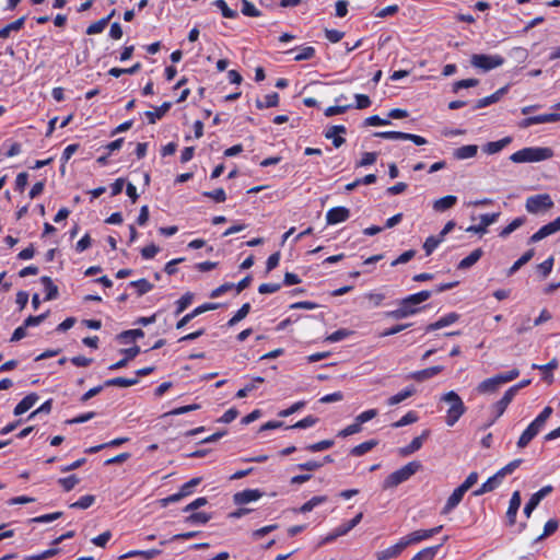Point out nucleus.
<instances>
[{
  "instance_id": "f257e3e1",
  "label": "nucleus",
  "mask_w": 560,
  "mask_h": 560,
  "mask_svg": "<svg viewBox=\"0 0 560 560\" xmlns=\"http://www.w3.org/2000/svg\"><path fill=\"white\" fill-rule=\"evenodd\" d=\"M431 295L432 292L428 290L410 294L399 301L398 307L396 310L387 312L386 315L394 319H404L416 315L421 311L420 304L429 300Z\"/></svg>"
},
{
  "instance_id": "f03ea898",
  "label": "nucleus",
  "mask_w": 560,
  "mask_h": 560,
  "mask_svg": "<svg viewBox=\"0 0 560 560\" xmlns=\"http://www.w3.org/2000/svg\"><path fill=\"white\" fill-rule=\"evenodd\" d=\"M553 156V151L547 147H527L510 155L513 163H537L549 160Z\"/></svg>"
},
{
  "instance_id": "7ed1b4c3",
  "label": "nucleus",
  "mask_w": 560,
  "mask_h": 560,
  "mask_svg": "<svg viewBox=\"0 0 560 560\" xmlns=\"http://www.w3.org/2000/svg\"><path fill=\"white\" fill-rule=\"evenodd\" d=\"M440 401H443L448 405L445 416V423L448 427H453L466 412V406L463 399L454 390H450L443 394L440 398Z\"/></svg>"
},
{
  "instance_id": "20e7f679",
  "label": "nucleus",
  "mask_w": 560,
  "mask_h": 560,
  "mask_svg": "<svg viewBox=\"0 0 560 560\" xmlns=\"http://www.w3.org/2000/svg\"><path fill=\"white\" fill-rule=\"evenodd\" d=\"M552 415V408L547 406L542 411L528 424V427L521 434L517 446L520 448L526 447L530 441L545 428L547 420Z\"/></svg>"
},
{
  "instance_id": "39448f33",
  "label": "nucleus",
  "mask_w": 560,
  "mask_h": 560,
  "mask_svg": "<svg viewBox=\"0 0 560 560\" xmlns=\"http://www.w3.org/2000/svg\"><path fill=\"white\" fill-rule=\"evenodd\" d=\"M420 468L421 464L419 462H410L406 464L386 477L383 482V489H392L399 486L420 470Z\"/></svg>"
},
{
  "instance_id": "423d86ee",
  "label": "nucleus",
  "mask_w": 560,
  "mask_h": 560,
  "mask_svg": "<svg viewBox=\"0 0 560 560\" xmlns=\"http://www.w3.org/2000/svg\"><path fill=\"white\" fill-rule=\"evenodd\" d=\"M470 63L472 67L487 72L502 66L504 58L500 55L475 54L471 56Z\"/></svg>"
},
{
  "instance_id": "0eeeda50",
  "label": "nucleus",
  "mask_w": 560,
  "mask_h": 560,
  "mask_svg": "<svg viewBox=\"0 0 560 560\" xmlns=\"http://www.w3.org/2000/svg\"><path fill=\"white\" fill-rule=\"evenodd\" d=\"M553 206V202L549 195L541 194V195H535L530 196L526 200V210L529 213H537L541 210L549 209Z\"/></svg>"
},
{
  "instance_id": "6e6552de",
  "label": "nucleus",
  "mask_w": 560,
  "mask_h": 560,
  "mask_svg": "<svg viewBox=\"0 0 560 560\" xmlns=\"http://www.w3.org/2000/svg\"><path fill=\"white\" fill-rule=\"evenodd\" d=\"M443 529L442 525H439L436 527L430 528V529H419L415 530L406 536L402 537L405 544L408 546L418 544L422 540H427L431 538L432 536L439 534Z\"/></svg>"
},
{
  "instance_id": "1a4fd4ad",
  "label": "nucleus",
  "mask_w": 560,
  "mask_h": 560,
  "mask_svg": "<svg viewBox=\"0 0 560 560\" xmlns=\"http://www.w3.org/2000/svg\"><path fill=\"white\" fill-rule=\"evenodd\" d=\"M500 217V212H493V213H485L479 217V223L476 225H470L466 229V232L468 233H476L483 235L487 233L488 226L495 223Z\"/></svg>"
},
{
  "instance_id": "9d476101",
  "label": "nucleus",
  "mask_w": 560,
  "mask_h": 560,
  "mask_svg": "<svg viewBox=\"0 0 560 560\" xmlns=\"http://www.w3.org/2000/svg\"><path fill=\"white\" fill-rule=\"evenodd\" d=\"M559 231H560V215L556 220L542 225L536 233H534L530 236L529 242H532V243L539 242V241L544 240L545 237L552 235Z\"/></svg>"
},
{
  "instance_id": "9b49d317",
  "label": "nucleus",
  "mask_w": 560,
  "mask_h": 560,
  "mask_svg": "<svg viewBox=\"0 0 560 560\" xmlns=\"http://www.w3.org/2000/svg\"><path fill=\"white\" fill-rule=\"evenodd\" d=\"M407 548L402 537L393 546L380 550L375 553L377 560H390L399 557L401 552Z\"/></svg>"
},
{
  "instance_id": "f8f14e48",
  "label": "nucleus",
  "mask_w": 560,
  "mask_h": 560,
  "mask_svg": "<svg viewBox=\"0 0 560 560\" xmlns=\"http://www.w3.org/2000/svg\"><path fill=\"white\" fill-rule=\"evenodd\" d=\"M552 486L548 485L542 487L540 490L535 492L524 508V514L526 517H530L533 511L537 508L540 501L552 491Z\"/></svg>"
},
{
  "instance_id": "ddd939ff",
  "label": "nucleus",
  "mask_w": 560,
  "mask_h": 560,
  "mask_svg": "<svg viewBox=\"0 0 560 560\" xmlns=\"http://www.w3.org/2000/svg\"><path fill=\"white\" fill-rule=\"evenodd\" d=\"M350 218V210L346 207H335L326 212V222L328 225L342 223Z\"/></svg>"
},
{
  "instance_id": "4468645a",
  "label": "nucleus",
  "mask_w": 560,
  "mask_h": 560,
  "mask_svg": "<svg viewBox=\"0 0 560 560\" xmlns=\"http://www.w3.org/2000/svg\"><path fill=\"white\" fill-rule=\"evenodd\" d=\"M218 307V304L215 303H205L198 307H196L190 313L186 314L182 319H179L176 324L177 329H183L192 318L198 317V315L207 312L212 311Z\"/></svg>"
},
{
  "instance_id": "2eb2a0df",
  "label": "nucleus",
  "mask_w": 560,
  "mask_h": 560,
  "mask_svg": "<svg viewBox=\"0 0 560 560\" xmlns=\"http://www.w3.org/2000/svg\"><path fill=\"white\" fill-rule=\"evenodd\" d=\"M262 497L258 489H246L234 494V502L238 505L255 502Z\"/></svg>"
},
{
  "instance_id": "dca6fc26",
  "label": "nucleus",
  "mask_w": 560,
  "mask_h": 560,
  "mask_svg": "<svg viewBox=\"0 0 560 560\" xmlns=\"http://www.w3.org/2000/svg\"><path fill=\"white\" fill-rule=\"evenodd\" d=\"M429 435H430V431L424 430L421 435L415 438L408 445L401 447L399 450V454L401 456H408V455H411L415 452L419 451L422 447L423 442L428 439Z\"/></svg>"
},
{
  "instance_id": "f3484780",
  "label": "nucleus",
  "mask_w": 560,
  "mask_h": 560,
  "mask_svg": "<svg viewBox=\"0 0 560 560\" xmlns=\"http://www.w3.org/2000/svg\"><path fill=\"white\" fill-rule=\"evenodd\" d=\"M521 501L522 500H521L520 491H514L510 499L509 508L506 511V518H508L509 525H511V526L514 525V523H515L516 514L521 506Z\"/></svg>"
},
{
  "instance_id": "a211bd4d",
  "label": "nucleus",
  "mask_w": 560,
  "mask_h": 560,
  "mask_svg": "<svg viewBox=\"0 0 560 560\" xmlns=\"http://www.w3.org/2000/svg\"><path fill=\"white\" fill-rule=\"evenodd\" d=\"M347 129L342 125H335L328 128L325 132V137L327 139L332 140V144L335 148H339L345 143V138L340 137V133H346Z\"/></svg>"
},
{
  "instance_id": "6ab92c4d",
  "label": "nucleus",
  "mask_w": 560,
  "mask_h": 560,
  "mask_svg": "<svg viewBox=\"0 0 560 560\" xmlns=\"http://www.w3.org/2000/svg\"><path fill=\"white\" fill-rule=\"evenodd\" d=\"M509 91V85L506 86H503L501 89H499L498 91H495L493 94L489 95V96H486L483 98H480L477 101V103L475 104L474 108L475 109H480V108H483V107H487L491 104H494L497 103L498 101H500V98Z\"/></svg>"
},
{
  "instance_id": "aec40b11",
  "label": "nucleus",
  "mask_w": 560,
  "mask_h": 560,
  "mask_svg": "<svg viewBox=\"0 0 560 560\" xmlns=\"http://www.w3.org/2000/svg\"><path fill=\"white\" fill-rule=\"evenodd\" d=\"M465 493H466V491L464 489H462L460 487H457L452 492V494L448 497V499L442 510V513L448 514L450 512H452L460 503Z\"/></svg>"
},
{
  "instance_id": "412c9836",
  "label": "nucleus",
  "mask_w": 560,
  "mask_h": 560,
  "mask_svg": "<svg viewBox=\"0 0 560 560\" xmlns=\"http://www.w3.org/2000/svg\"><path fill=\"white\" fill-rule=\"evenodd\" d=\"M38 395L35 394V393H32V394H28L27 396H25L14 408V415L15 416H21L23 413H25L26 411H28L31 408L34 407V405L37 402L38 400Z\"/></svg>"
},
{
  "instance_id": "4be33fe9",
  "label": "nucleus",
  "mask_w": 560,
  "mask_h": 560,
  "mask_svg": "<svg viewBox=\"0 0 560 560\" xmlns=\"http://www.w3.org/2000/svg\"><path fill=\"white\" fill-rule=\"evenodd\" d=\"M515 397V394L513 393V390L511 389H508L503 397L493 405V411L495 413L494 416V420H497L498 418H500L504 411L506 410L508 406L510 405V402L513 400V398Z\"/></svg>"
},
{
  "instance_id": "5701e85b",
  "label": "nucleus",
  "mask_w": 560,
  "mask_h": 560,
  "mask_svg": "<svg viewBox=\"0 0 560 560\" xmlns=\"http://www.w3.org/2000/svg\"><path fill=\"white\" fill-rule=\"evenodd\" d=\"M458 318H459L458 314L448 313V314L440 317L436 322L428 325L425 330L432 331V330H438V329L447 327V326L454 324L455 322H457Z\"/></svg>"
},
{
  "instance_id": "b1692460",
  "label": "nucleus",
  "mask_w": 560,
  "mask_h": 560,
  "mask_svg": "<svg viewBox=\"0 0 560 560\" xmlns=\"http://www.w3.org/2000/svg\"><path fill=\"white\" fill-rule=\"evenodd\" d=\"M511 142H512V137H504V138L498 140V141L488 142L483 147V151L487 154H495V153L500 152L501 150H503Z\"/></svg>"
},
{
  "instance_id": "393cba45",
  "label": "nucleus",
  "mask_w": 560,
  "mask_h": 560,
  "mask_svg": "<svg viewBox=\"0 0 560 560\" xmlns=\"http://www.w3.org/2000/svg\"><path fill=\"white\" fill-rule=\"evenodd\" d=\"M456 202H457V197L448 195V196L442 197L440 199H436L433 202V209L436 212H444V211L451 209L452 207H454L456 205Z\"/></svg>"
},
{
  "instance_id": "a878e982",
  "label": "nucleus",
  "mask_w": 560,
  "mask_h": 560,
  "mask_svg": "<svg viewBox=\"0 0 560 560\" xmlns=\"http://www.w3.org/2000/svg\"><path fill=\"white\" fill-rule=\"evenodd\" d=\"M478 152V147L476 144H467L460 148H457L453 155L456 160H467L476 156Z\"/></svg>"
},
{
  "instance_id": "bb28decb",
  "label": "nucleus",
  "mask_w": 560,
  "mask_h": 560,
  "mask_svg": "<svg viewBox=\"0 0 560 560\" xmlns=\"http://www.w3.org/2000/svg\"><path fill=\"white\" fill-rule=\"evenodd\" d=\"M502 384L498 380L497 375L490 378H487L482 381L478 387L477 390L480 394H488V393H494Z\"/></svg>"
},
{
  "instance_id": "cd10ccee",
  "label": "nucleus",
  "mask_w": 560,
  "mask_h": 560,
  "mask_svg": "<svg viewBox=\"0 0 560 560\" xmlns=\"http://www.w3.org/2000/svg\"><path fill=\"white\" fill-rule=\"evenodd\" d=\"M482 254L483 252L481 248L472 250L467 257L458 262L457 269L464 270L470 268L481 258Z\"/></svg>"
},
{
  "instance_id": "c85d7f7f",
  "label": "nucleus",
  "mask_w": 560,
  "mask_h": 560,
  "mask_svg": "<svg viewBox=\"0 0 560 560\" xmlns=\"http://www.w3.org/2000/svg\"><path fill=\"white\" fill-rule=\"evenodd\" d=\"M40 282L43 283L44 290L46 292L45 300L46 301H51V300L57 299V296H58V287L52 282L51 278L47 277V276H43L40 278Z\"/></svg>"
},
{
  "instance_id": "c756f323",
  "label": "nucleus",
  "mask_w": 560,
  "mask_h": 560,
  "mask_svg": "<svg viewBox=\"0 0 560 560\" xmlns=\"http://www.w3.org/2000/svg\"><path fill=\"white\" fill-rule=\"evenodd\" d=\"M442 370H443V366H441V365L431 366V368L415 372L412 374V377L419 382L425 381L428 378H431V377L438 375L439 373L442 372Z\"/></svg>"
},
{
  "instance_id": "7c9ffc66",
  "label": "nucleus",
  "mask_w": 560,
  "mask_h": 560,
  "mask_svg": "<svg viewBox=\"0 0 560 560\" xmlns=\"http://www.w3.org/2000/svg\"><path fill=\"white\" fill-rule=\"evenodd\" d=\"M442 547V544L427 547L417 552L411 560H433L434 557L438 555L440 548Z\"/></svg>"
},
{
  "instance_id": "2f4dec72",
  "label": "nucleus",
  "mask_w": 560,
  "mask_h": 560,
  "mask_svg": "<svg viewBox=\"0 0 560 560\" xmlns=\"http://www.w3.org/2000/svg\"><path fill=\"white\" fill-rule=\"evenodd\" d=\"M558 368V361L557 359H552L550 362H548L547 364H533L532 365V369L534 370H539L542 372V375H544V380L546 381H552V375H551V372L553 370H556Z\"/></svg>"
},
{
  "instance_id": "473e14b6",
  "label": "nucleus",
  "mask_w": 560,
  "mask_h": 560,
  "mask_svg": "<svg viewBox=\"0 0 560 560\" xmlns=\"http://www.w3.org/2000/svg\"><path fill=\"white\" fill-rule=\"evenodd\" d=\"M415 388L412 386L406 387L401 392L397 393L396 395H393L388 398L387 404L389 406H395L400 402H402L405 399L411 397L415 394Z\"/></svg>"
},
{
  "instance_id": "72a5a7b5",
  "label": "nucleus",
  "mask_w": 560,
  "mask_h": 560,
  "mask_svg": "<svg viewBox=\"0 0 560 560\" xmlns=\"http://www.w3.org/2000/svg\"><path fill=\"white\" fill-rule=\"evenodd\" d=\"M139 382L138 377L127 378V377H115L105 381L104 386H119V387H130L136 385Z\"/></svg>"
},
{
  "instance_id": "f704fd0d",
  "label": "nucleus",
  "mask_w": 560,
  "mask_h": 560,
  "mask_svg": "<svg viewBox=\"0 0 560 560\" xmlns=\"http://www.w3.org/2000/svg\"><path fill=\"white\" fill-rule=\"evenodd\" d=\"M172 104L170 102H165L160 107L155 108L154 112H145L149 122L154 124L158 119H161L168 112Z\"/></svg>"
},
{
  "instance_id": "c9c22d12",
  "label": "nucleus",
  "mask_w": 560,
  "mask_h": 560,
  "mask_svg": "<svg viewBox=\"0 0 560 560\" xmlns=\"http://www.w3.org/2000/svg\"><path fill=\"white\" fill-rule=\"evenodd\" d=\"M327 502L326 495H315L312 499H310L307 502H305L300 509V513H308L313 511L316 506Z\"/></svg>"
},
{
  "instance_id": "e433bc0d",
  "label": "nucleus",
  "mask_w": 560,
  "mask_h": 560,
  "mask_svg": "<svg viewBox=\"0 0 560 560\" xmlns=\"http://www.w3.org/2000/svg\"><path fill=\"white\" fill-rule=\"evenodd\" d=\"M534 249L525 252L509 269L508 276L514 275L522 266L527 264L534 257Z\"/></svg>"
},
{
  "instance_id": "4c0bfd02",
  "label": "nucleus",
  "mask_w": 560,
  "mask_h": 560,
  "mask_svg": "<svg viewBox=\"0 0 560 560\" xmlns=\"http://www.w3.org/2000/svg\"><path fill=\"white\" fill-rule=\"evenodd\" d=\"M24 22H25V18L22 16V18L18 19L16 21L9 23L4 27H2L0 30V38H7V37H9L11 32L20 31L23 27Z\"/></svg>"
},
{
  "instance_id": "58836bf2",
  "label": "nucleus",
  "mask_w": 560,
  "mask_h": 560,
  "mask_svg": "<svg viewBox=\"0 0 560 560\" xmlns=\"http://www.w3.org/2000/svg\"><path fill=\"white\" fill-rule=\"evenodd\" d=\"M278 103H279V95H278V93H270V94H267L264 97V100H257L256 101V106L259 109H264V108L275 107V106L278 105Z\"/></svg>"
},
{
  "instance_id": "ea45409f",
  "label": "nucleus",
  "mask_w": 560,
  "mask_h": 560,
  "mask_svg": "<svg viewBox=\"0 0 560 560\" xmlns=\"http://www.w3.org/2000/svg\"><path fill=\"white\" fill-rule=\"evenodd\" d=\"M161 553V550L159 549H149V550H131L129 552H127L126 555H124L121 558L122 559H126V558H131V557H137V556H141L143 557L144 559H153L155 558L156 556H159Z\"/></svg>"
},
{
  "instance_id": "a19ab883",
  "label": "nucleus",
  "mask_w": 560,
  "mask_h": 560,
  "mask_svg": "<svg viewBox=\"0 0 560 560\" xmlns=\"http://www.w3.org/2000/svg\"><path fill=\"white\" fill-rule=\"evenodd\" d=\"M524 223H525L524 217L515 218L509 225H506L505 228H503L501 230V232L499 233L500 237H502V238L508 237L511 233H513L515 230L521 228Z\"/></svg>"
},
{
  "instance_id": "79ce46f5",
  "label": "nucleus",
  "mask_w": 560,
  "mask_h": 560,
  "mask_svg": "<svg viewBox=\"0 0 560 560\" xmlns=\"http://www.w3.org/2000/svg\"><path fill=\"white\" fill-rule=\"evenodd\" d=\"M377 442L375 440L365 441L357 446H354L350 454L353 456H362L365 453L370 452L374 446H376Z\"/></svg>"
},
{
  "instance_id": "37998d69",
  "label": "nucleus",
  "mask_w": 560,
  "mask_h": 560,
  "mask_svg": "<svg viewBox=\"0 0 560 560\" xmlns=\"http://www.w3.org/2000/svg\"><path fill=\"white\" fill-rule=\"evenodd\" d=\"M213 5L221 11L225 19H235L238 15L237 11L230 9L224 0H215Z\"/></svg>"
},
{
  "instance_id": "c03bdc74",
  "label": "nucleus",
  "mask_w": 560,
  "mask_h": 560,
  "mask_svg": "<svg viewBox=\"0 0 560 560\" xmlns=\"http://www.w3.org/2000/svg\"><path fill=\"white\" fill-rule=\"evenodd\" d=\"M141 69V65L139 62L135 63L130 68H112L108 71V74L115 78H119L122 74H135Z\"/></svg>"
},
{
  "instance_id": "a18cd8bd",
  "label": "nucleus",
  "mask_w": 560,
  "mask_h": 560,
  "mask_svg": "<svg viewBox=\"0 0 560 560\" xmlns=\"http://www.w3.org/2000/svg\"><path fill=\"white\" fill-rule=\"evenodd\" d=\"M241 12L250 18H258L261 15V12L248 0L241 1Z\"/></svg>"
},
{
  "instance_id": "49530a36",
  "label": "nucleus",
  "mask_w": 560,
  "mask_h": 560,
  "mask_svg": "<svg viewBox=\"0 0 560 560\" xmlns=\"http://www.w3.org/2000/svg\"><path fill=\"white\" fill-rule=\"evenodd\" d=\"M364 299H366L371 306L378 307L382 305L383 301L386 299V295L382 292L370 291L364 294Z\"/></svg>"
},
{
  "instance_id": "de8ad7c7",
  "label": "nucleus",
  "mask_w": 560,
  "mask_h": 560,
  "mask_svg": "<svg viewBox=\"0 0 560 560\" xmlns=\"http://www.w3.org/2000/svg\"><path fill=\"white\" fill-rule=\"evenodd\" d=\"M249 311H250V304L249 303L243 304L242 307L232 316V318L229 319L228 325L234 326L235 324H237L238 322L244 319L248 315Z\"/></svg>"
},
{
  "instance_id": "09e8293b",
  "label": "nucleus",
  "mask_w": 560,
  "mask_h": 560,
  "mask_svg": "<svg viewBox=\"0 0 560 560\" xmlns=\"http://www.w3.org/2000/svg\"><path fill=\"white\" fill-rule=\"evenodd\" d=\"M442 242H443V240L439 235L438 236H429L423 244V249L425 252V255L430 256L439 247V245Z\"/></svg>"
},
{
  "instance_id": "8fccbe9b",
  "label": "nucleus",
  "mask_w": 560,
  "mask_h": 560,
  "mask_svg": "<svg viewBox=\"0 0 560 560\" xmlns=\"http://www.w3.org/2000/svg\"><path fill=\"white\" fill-rule=\"evenodd\" d=\"M533 120H534L535 125L556 122V121L560 120V114H558V113L540 114V115L533 116Z\"/></svg>"
},
{
  "instance_id": "3c124183",
  "label": "nucleus",
  "mask_w": 560,
  "mask_h": 560,
  "mask_svg": "<svg viewBox=\"0 0 560 560\" xmlns=\"http://www.w3.org/2000/svg\"><path fill=\"white\" fill-rule=\"evenodd\" d=\"M95 502V497L92 494H86L81 497L78 501L70 504L71 509H89Z\"/></svg>"
},
{
  "instance_id": "603ef678",
  "label": "nucleus",
  "mask_w": 560,
  "mask_h": 560,
  "mask_svg": "<svg viewBox=\"0 0 560 560\" xmlns=\"http://www.w3.org/2000/svg\"><path fill=\"white\" fill-rule=\"evenodd\" d=\"M418 421V415L415 411H408L398 421L392 424L393 428H401Z\"/></svg>"
},
{
  "instance_id": "864d4df0",
  "label": "nucleus",
  "mask_w": 560,
  "mask_h": 560,
  "mask_svg": "<svg viewBox=\"0 0 560 560\" xmlns=\"http://www.w3.org/2000/svg\"><path fill=\"white\" fill-rule=\"evenodd\" d=\"M362 517H363V514L360 512L352 520L339 525L338 526L339 534H342V535L348 534L352 528H354L361 522Z\"/></svg>"
},
{
  "instance_id": "5fc2aeb1",
  "label": "nucleus",
  "mask_w": 560,
  "mask_h": 560,
  "mask_svg": "<svg viewBox=\"0 0 560 560\" xmlns=\"http://www.w3.org/2000/svg\"><path fill=\"white\" fill-rule=\"evenodd\" d=\"M130 285L137 289L139 295H143L153 289V285L145 279L131 281Z\"/></svg>"
},
{
  "instance_id": "6e6d98bb",
  "label": "nucleus",
  "mask_w": 560,
  "mask_h": 560,
  "mask_svg": "<svg viewBox=\"0 0 560 560\" xmlns=\"http://www.w3.org/2000/svg\"><path fill=\"white\" fill-rule=\"evenodd\" d=\"M211 516L205 512H195L191 513L186 522L189 524H206L210 521Z\"/></svg>"
},
{
  "instance_id": "4d7b16f0",
  "label": "nucleus",
  "mask_w": 560,
  "mask_h": 560,
  "mask_svg": "<svg viewBox=\"0 0 560 560\" xmlns=\"http://www.w3.org/2000/svg\"><path fill=\"white\" fill-rule=\"evenodd\" d=\"M107 24H108V19H101L88 26L86 34L88 35L100 34L105 30Z\"/></svg>"
},
{
  "instance_id": "13d9d810",
  "label": "nucleus",
  "mask_w": 560,
  "mask_h": 560,
  "mask_svg": "<svg viewBox=\"0 0 560 560\" xmlns=\"http://www.w3.org/2000/svg\"><path fill=\"white\" fill-rule=\"evenodd\" d=\"M194 295L190 292L185 293L177 302H176V314L183 313L192 302Z\"/></svg>"
},
{
  "instance_id": "bf43d9fd",
  "label": "nucleus",
  "mask_w": 560,
  "mask_h": 560,
  "mask_svg": "<svg viewBox=\"0 0 560 560\" xmlns=\"http://www.w3.org/2000/svg\"><path fill=\"white\" fill-rule=\"evenodd\" d=\"M79 481L80 480L75 475L58 479V483L61 485L65 491L72 490L79 483Z\"/></svg>"
},
{
  "instance_id": "052dcab7",
  "label": "nucleus",
  "mask_w": 560,
  "mask_h": 560,
  "mask_svg": "<svg viewBox=\"0 0 560 560\" xmlns=\"http://www.w3.org/2000/svg\"><path fill=\"white\" fill-rule=\"evenodd\" d=\"M553 268V257H549L537 266V271L542 278H547Z\"/></svg>"
},
{
  "instance_id": "680f3d73",
  "label": "nucleus",
  "mask_w": 560,
  "mask_h": 560,
  "mask_svg": "<svg viewBox=\"0 0 560 560\" xmlns=\"http://www.w3.org/2000/svg\"><path fill=\"white\" fill-rule=\"evenodd\" d=\"M315 56V48L312 46H306L300 49V51L294 56L295 61L308 60Z\"/></svg>"
},
{
  "instance_id": "e2e57ef3",
  "label": "nucleus",
  "mask_w": 560,
  "mask_h": 560,
  "mask_svg": "<svg viewBox=\"0 0 560 560\" xmlns=\"http://www.w3.org/2000/svg\"><path fill=\"white\" fill-rule=\"evenodd\" d=\"M317 418L313 416H307L302 420L298 421L295 424L288 427V429H307L316 424Z\"/></svg>"
},
{
  "instance_id": "0e129e2a",
  "label": "nucleus",
  "mask_w": 560,
  "mask_h": 560,
  "mask_svg": "<svg viewBox=\"0 0 560 560\" xmlns=\"http://www.w3.org/2000/svg\"><path fill=\"white\" fill-rule=\"evenodd\" d=\"M203 196L213 199L215 202H224L226 200V194L223 188L205 191Z\"/></svg>"
},
{
  "instance_id": "69168bd1",
  "label": "nucleus",
  "mask_w": 560,
  "mask_h": 560,
  "mask_svg": "<svg viewBox=\"0 0 560 560\" xmlns=\"http://www.w3.org/2000/svg\"><path fill=\"white\" fill-rule=\"evenodd\" d=\"M415 256H416V250H413V249L406 250L402 254H400L395 260H393L390 265L393 267H395V266H398L401 264H406L409 260H411Z\"/></svg>"
},
{
  "instance_id": "338daca9",
  "label": "nucleus",
  "mask_w": 560,
  "mask_h": 560,
  "mask_svg": "<svg viewBox=\"0 0 560 560\" xmlns=\"http://www.w3.org/2000/svg\"><path fill=\"white\" fill-rule=\"evenodd\" d=\"M523 460L521 458L514 459L504 467H502L499 471L505 478L508 475L513 474L521 466Z\"/></svg>"
},
{
  "instance_id": "774afa93",
  "label": "nucleus",
  "mask_w": 560,
  "mask_h": 560,
  "mask_svg": "<svg viewBox=\"0 0 560 560\" xmlns=\"http://www.w3.org/2000/svg\"><path fill=\"white\" fill-rule=\"evenodd\" d=\"M503 479H504V477L498 470L493 476L488 478L485 483L487 485V487H489L490 491H493L502 483Z\"/></svg>"
}]
</instances>
